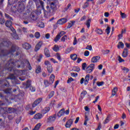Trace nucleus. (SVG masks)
I'll use <instances>...</instances> for the list:
<instances>
[{"instance_id":"e2e57ef3","label":"nucleus","mask_w":130,"mask_h":130,"mask_svg":"<svg viewBox=\"0 0 130 130\" xmlns=\"http://www.w3.org/2000/svg\"><path fill=\"white\" fill-rule=\"evenodd\" d=\"M2 44L3 46H8V45H9L8 42H3Z\"/></svg>"},{"instance_id":"680f3d73","label":"nucleus","mask_w":130,"mask_h":130,"mask_svg":"<svg viewBox=\"0 0 130 130\" xmlns=\"http://www.w3.org/2000/svg\"><path fill=\"white\" fill-rule=\"evenodd\" d=\"M71 75L72 76V77H78V73H71Z\"/></svg>"},{"instance_id":"338daca9","label":"nucleus","mask_w":130,"mask_h":130,"mask_svg":"<svg viewBox=\"0 0 130 130\" xmlns=\"http://www.w3.org/2000/svg\"><path fill=\"white\" fill-rule=\"evenodd\" d=\"M21 117L17 118L16 120V123H17V124L20 123V122L21 121Z\"/></svg>"},{"instance_id":"5fc2aeb1","label":"nucleus","mask_w":130,"mask_h":130,"mask_svg":"<svg viewBox=\"0 0 130 130\" xmlns=\"http://www.w3.org/2000/svg\"><path fill=\"white\" fill-rule=\"evenodd\" d=\"M5 93H6V94H9V93H11V89L10 88H7L4 91Z\"/></svg>"},{"instance_id":"4d7b16f0","label":"nucleus","mask_w":130,"mask_h":130,"mask_svg":"<svg viewBox=\"0 0 130 130\" xmlns=\"http://www.w3.org/2000/svg\"><path fill=\"white\" fill-rule=\"evenodd\" d=\"M73 81H74V79H73V78L71 77L70 78H69V79L67 81V83L68 84H70V83H72V82H73Z\"/></svg>"},{"instance_id":"0e129e2a","label":"nucleus","mask_w":130,"mask_h":130,"mask_svg":"<svg viewBox=\"0 0 130 130\" xmlns=\"http://www.w3.org/2000/svg\"><path fill=\"white\" fill-rule=\"evenodd\" d=\"M108 122H109V117H108L105 119L104 123L105 124L106 123H108Z\"/></svg>"},{"instance_id":"a878e982","label":"nucleus","mask_w":130,"mask_h":130,"mask_svg":"<svg viewBox=\"0 0 130 130\" xmlns=\"http://www.w3.org/2000/svg\"><path fill=\"white\" fill-rule=\"evenodd\" d=\"M44 84L45 86V87H48V86L50 85H52V83H51V82H48L47 80H44Z\"/></svg>"},{"instance_id":"2eb2a0df","label":"nucleus","mask_w":130,"mask_h":130,"mask_svg":"<svg viewBox=\"0 0 130 130\" xmlns=\"http://www.w3.org/2000/svg\"><path fill=\"white\" fill-rule=\"evenodd\" d=\"M22 46L24 49L26 50L30 49V48H31V45L28 43H25L24 44H23Z\"/></svg>"},{"instance_id":"a18cd8bd","label":"nucleus","mask_w":130,"mask_h":130,"mask_svg":"<svg viewBox=\"0 0 130 130\" xmlns=\"http://www.w3.org/2000/svg\"><path fill=\"white\" fill-rule=\"evenodd\" d=\"M110 27L107 26L106 29V33H107V35H109V33H110Z\"/></svg>"},{"instance_id":"f704fd0d","label":"nucleus","mask_w":130,"mask_h":130,"mask_svg":"<svg viewBox=\"0 0 130 130\" xmlns=\"http://www.w3.org/2000/svg\"><path fill=\"white\" fill-rule=\"evenodd\" d=\"M30 87H31V81L28 80L25 84V87L29 88Z\"/></svg>"},{"instance_id":"052dcab7","label":"nucleus","mask_w":130,"mask_h":130,"mask_svg":"<svg viewBox=\"0 0 130 130\" xmlns=\"http://www.w3.org/2000/svg\"><path fill=\"white\" fill-rule=\"evenodd\" d=\"M89 54H90V52H89V51H85L84 52L85 56H89Z\"/></svg>"},{"instance_id":"473e14b6","label":"nucleus","mask_w":130,"mask_h":130,"mask_svg":"<svg viewBox=\"0 0 130 130\" xmlns=\"http://www.w3.org/2000/svg\"><path fill=\"white\" fill-rule=\"evenodd\" d=\"M73 71L74 72H77V73H79V72L81 71V69L79 68V67L76 66L73 68Z\"/></svg>"},{"instance_id":"c03bdc74","label":"nucleus","mask_w":130,"mask_h":130,"mask_svg":"<svg viewBox=\"0 0 130 130\" xmlns=\"http://www.w3.org/2000/svg\"><path fill=\"white\" fill-rule=\"evenodd\" d=\"M110 52V51L109 50H103L102 51L103 54H108V53H109Z\"/></svg>"},{"instance_id":"4c0bfd02","label":"nucleus","mask_w":130,"mask_h":130,"mask_svg":"<svg viewBox=\"0 0 130 130\" xmlns=\"http://www.w3.org/2000/svg\"><path fill=\"white\" fill-rule=\"evenodd\" d=\"M121 70H122V71H123V73H124L125 74L128 73V71H129L128 69H127L125 67L122 68Z\"/></svg>"},{"instance_id":"f3484780","label":"nucleus","mask_w":130,"mask_h":130,"mask_svg":"<svg viewBox=\"0 0 130 130\" xmlns=\"http://www.w3.org/2000/svg\"><path fill=\"white\" fill-rule=\"evenodd\" d=\"M44 54L46 57H50V53H49V50L47 48L44 49Z\"/></svg>"},{"instance_id":"1a4fd4ad","label":"nucleus","mask_w":130,"mask_h":130,"mask_svg":"<svg viewBox=\"0 0 130 130\" xmlns=\"http://www.w3.org/2000/svg\"><path fill=\"white\" fill-rule=\"evenodd\" d=\"M44 45V44L43 43V42H42V41H40L39 42H38L35 48V51H38V50H39V49L41 48V46H42Z\"/></svg>"},{"instance_id":"ddd939ff","label":"nucleus","mask_w":130,"mask_h":130,"mask_svg":"<svg viewBox=\"0 0 130 130\" xmlns=\"http://www.w3.org/2000/svg\"><path fill=\"white\" fill-rule=\"evenodd\" d=\"M99 59H100V56H95L91 58V62L95 63L96 62H98V60H99Z\"/></svg>"},{"instance_id":"6e6552de","label":"nucleus","mask_w":130,"mask_h":130,"mask_svg":"<svg viewBox=\"0 0 130 130\" xmlns=\"http://www.w3.org/2000/svg\"><path fill=\"white\" fill-rule=\"evenodd\" d=\"M38 17H37V15H36V12H32L31 13L30 15V18L31 20H30V22H32V21H36L37 20Z\"/></svg>"},{"instance_id":"6e6d98bb","label":"nucleus","mask_w":130,"mask_h":130,"mask_svg":"<svg viewBox=\"0 0 130 130\" xmlns=\"http://www.w3.org/2000/svg\"><path fill=\"white\" fill-rule=\"evenodd\" d=\"M44 17L45 18H47L49 13H48V12H47L44 10Z\"/></svg>"},{"instance_id":"9b49d317","label":"nucleus","mask_w":130,"mask_h":130,"mask_svg":"<svg viewBox=\"0 0 130 130\" xmlns=\"http://www.w3.org/2000/svg\"><path fill=\"white\" fill-rule=\"evenodd\" d=\"M41 101H42V98H39L36 100L32 104V107H36V106H37V105H38V104H39Z\"/></svg>"},{"instance_id":"a211bd4d","label":"nucleus","mask_w":130,"mask_h":130,"mask_svg":"<svg viewBox=\"0 0 130 130\" xmlns=\"http://www.w3.org/2000/svg\"><path fill=\"white\" fill-rule=\"evenodd\" d=\"M43 117V115H42V114L38 113L34 116V118L35 119H41Z\"/></svg>"},{"instance_id":"774afa93","label":"nucleus","mask_w":130,"mask_h":130,"mask_svg":"<svg viewBox=\"0 0 130 130\" xmlns=\"http://www.w3.org/2000/svg\"><path fill=\"white\" fill-rule=\"evenodd\" d=\"M105 1L106 0H99L98 3L100 5L101 4H103L104 3H105Z\"/></svg>"},{"instance_id":"4468645a","label":"nucleus","mask_w":130,"mask_h":130,"mask_svg":"<svg viewBox=\"0 0 130 130\" xmlns=\"http://www.w3.org/2000/svg\"><path fill=\"white\" fill-rule=\"evenodd\" d=\"M73 122H74V120L73 119H70L65 124V126L67 128H69L70 126H72V124H73Z\"/></svg>"},{"instance_id":"58836bf2","label":"nucleus","mask_w":130,"mask_h":130,"mask_svg":"<svg viewBox=\"0 0 130 130\" xmlns=\"http://www.w3.org/2000/svg\"><path fill=\"white\" fill-rule=\"evenodd\" d=\"M26 63L27 64L28 69L29 70V71H31L32 70V68L31 67V65L30 64V62L29 61H26Z\"/></svg>"},{"instance_id":"69168bd1","label":"nucleus","mask_w":130,"mask_h":130,"mask_svg":"<svg viewBox=\"0 0 130 130\" xmlns=\"http://www.w3.org/2000/svg\"><path fill=\"white\" fill-rule=\"evenodd\" d=\"M86 19H87V17L84 15L81 18L80 21H85V20H86Z\"/></svg>"},{"instance_id":"0eeeda50","label":"nucleus","mask_w":130,"mask_h":130,"mask_svg":"<svg viewBox=\"0 0 130 130\" xmlns=\"http://www.w3.org/2000/svg\"><path fill=\"white\" fill-rule=\"evenodd\" d=\"M24 10H25V5L23 3H19L17 7V11L19 13H22L24 12Z\"/></svg>"},{"instance_id":"2f4dec72","label":"nucleus","mask_w":130,"mask_h":130,"mask_svg":"<svg viewBox=\"0 0 130 130\" xmlns=\"http://www.w3.org/2000/svg\"><path fill=\"white\" fill-rule=\"evenodd\" d=\"M55 56H56V58L58 60H59V61H61V56H60V54L59 53H56V55H55Z\"/></svg>"},{"instance_id":"e433bc0d","label":"nucleus","mask_w":130,"mask_h":130,"mask_svg":"<svg viewBox=\"0 0 130 130\" xmlns=\"http://www.w3.org/2000/svg\"><path fill=\"white\" fill-rule=\"evenodd\" d=\"M38 26L40 28H44V23L43 22H39Z\"/></svg>"},{"instance_id":"ea45409f","label":"nucleus","mask_w":130,"mask_h":130,"mask_svg":"<svg viewBox=\"0 0 130 130\" xmlns=\"http://www.w3.org/2000/svg\"><path fill=\"white\" fill-rule=\"evenodd\" d=\"M120 13L122 19H125V18H126V14H125V13H122L121 11H120Z\"/></svg>"},{"instance_id":"20e7f679","label":"nucleus","mask_w":130,"mask_h":130,"mask_svg":"<svg viewBox=\"0 0 130 130\" xmlns=\"http://www.w3.org/2000/svg\"><path fill=\"white\" fill-rule=\"evenodd\" d=\"M94 69H95V64H90L86 68L85 72L86 74H90V73H92V72H93Z\"/></svg>"},{"instance_id":"7ed1b4c3","label":"nucleus","mask_w":130,"mask_h":130,"mask_svg":"<svg viewBox=\"0 0 130 130\" xmlns=\"http://www.w3.org/2000/svg\"><path fill=\"white\" fill-rule=\"evenodd\" d=\"M45 66H47V69L48 73L51 74L52 73V66L50 64V62L48 60L45 61L44 62Z\"/></svg>"},{"instance_id":"6ab92c4d","label":"nucleus","mask_w":130,"mask_h":130,"mask_svg":"<svg viewBox=\"0 0 130 130\" xmlns=\"http://www.w3.org/2000/svg\"><path fill=\"white\" fill-rule=\"evenodd\" d=\"M63 114H64V109H62L58 112L57 115L58 117H61Z\"/></svg>"},{"instance_id":"c9c22d12","label":"nucleus","mask_w":130,"mask_h":130,"mask_svg":"<svg viewBox=\"0 0 130 130\" xmlns=\"http://www.w3.org/2000/svg\"><path fill=\"white\" fill-rule=\"evenodd\" d=\"M12 36L13 37V38H14V39H16L18 40L19 39V36H18V35H17V34L14 32L12 35Z\"/></svg>"},{"instance_id":"37998d69","label":"nucleus","mask_w":130,"mask_h":130,"mask_svg":"<svg viewBox=\"0 0 130 130\" xmlns=\"http://www.w3.org/2000/svg\"><path fill=\"white\" fill-rule=\"evenodd\" d=\"M89 7V1H87L83 6V9H87Z\"/></svg>"},{"instance_id":"603ef678","label":"nucleus","mask_w":130,"mask_h":130,"mask_svg":"<svg viewBox=\"0 0 130 130\" xmlns=\"http://www.w3.org/2000/svg\"><path fill=\"white\" fill-rule=\"evenodd\" d=\"M16 47L12 46L11 48V51L10 52V53H11L12 52H14V51H16Z\"/></svg>"},{"instance_id":"c85d7f7f","label":"nucleus","mask_w":130,"mask_h":130,"mask_svg":"<svg viewBox=\"0 0 130 130\" xmlns=\"http://www.w3.org/2000/svg\"><path fill=\"white\" fill-rule=\"evenodd\" d=\"M41 123H38L35 126V128H34V130H39V128L41 127Z\"/></svg>"},{"instance_id":"412c9836","label":"nucleus","mask_w":130,"mask_h":130,"mask_svg":"<svg viewBox=\"0 0 130 130\" xmlns=\"http://www.w3.org/2000/svg\"><path fill=\"white\" fill-rule=\"evenodd\" d=\"M86 94H87V91L86 90L83 91L81 93V95H80L79 100L80 101H82V99H83V98H84L85 97V96H86Z\"/></svg>"},{"instance_id":"f8f14e48","label":"nucleus","mask_w":130,"mask_h":130,"mask_svg":"<svg viewBox=\"0 0 130 130\" xmlns=\"http://www.w3.org/2000/svg\"><path fill=\"white\" fill-rule=\"evenodd\" d=\"M55 119H56V114H54L53 116H50L48 118V122H53V121H55Z\"/></svg>"},{"instance_id":"bf43d9fd","label":"nucleus","mask_w":130,"mask_h":130,"mask_svg":"<svg viewBox=\"0 0 130 130\" xmlns=\"http://www.w3.org/2000/svg\"><path fill=\"white\" fill-rule=\"evenodd\" d=\"M64 34H66V32L62 31H60V33L58 35H59V36H60V37H61V36H63V35H64Z\"/></svg>"},{"instance_id":"3c124183","label":"nucleus","mask_w":130,"mask_h":130,"mask_svg":"<svg viewBox=\"0 0 130 130\" xmlns=\"http://www.w3.org/2000/svg\"><path fill=\"white\" fill-rule=\"evenodd\" d=\"M29 90L30 91H31V92H35L36 89L34 87L31 86L29 87Z\"/></svg>"},{"instance_id":"864d4df0","label":"nucleus","mask_w":130,"mask_h":130,"mask_svg":"<svg viewBox=\"0 0 130 130\" xmlns=\"http://www.w3.org/2000/svg\"><path fill=\"white\" fill-rule=\"evenodd\" d=\"M86 49H87V50H92L93 49H92V46L91 45H88L86 47Z\"/></svg>"},{"instance_id":"c756f323","label":"nucleus","mask_w":130,"mask_h":130,"mask_svg":"<svg viewBox=\"0 0 130 130\" xmlns=\"http://www.w3.org/2000/svg\"><path fill=\"white\" fill-rule=\"evenodd\" d=\"M95 31L97 34H100V35H101L103 33V31L101 29L96 28Z\"/></svg>"},{"instance_id":"dca6fc26","label":"nucleus","mask_w":130,"mask_h":130,"mask_svg":"<svg viewBox=\"0 0 130 130\" xmlns=\"http://www.w3.org/2000/svg\"><path fill=\"white\" fill-rule=\"evenodd\" d=\"M49 110H50V108L46 107L42 110V114H46V113H48Z\"/></svg>"},{"instance_id":"b1692460","label":"nucleus","mask_w":130,"mask_h":130,"mask_svg":"<svg viewBox=\"0 0 130 130\" xmlns=\"http://www.w3.org/2000/svg\"><path fill=\"white\" fill-rule=\"evenodd\" d=\"M70 58L72 60H77V58H78V55L76 54H72L70 55Z\"/></svg>"},{"instance_id":"4be33fe9","label":"nucleus","mask_w":130,"mask_h":130,"mask_svg":"<svg viewBox=\"0 0 130 130\" xmlns=\"http://www.w3.org/2000/svg\"><path fill=\"white\" fill-rule=\"evenodd\" d=\"M127 48H125L124 49V51H123V53H122V56L123 57H126L127 56V55H128V52H127Z\"/></svg>"},{"instance_id":"bb28decb","label":"nucleus","mask_w":130,"mask_h":130,"mask_svg":"<svg viewBox=\"0 0 130 130\" xmlns=\"http://www.w3.org/2000/svg\"><path fill=\"white\" fill-rule=\"evenodd\" d=\"M117 47L119 49V48H123V47H124V44H123V43L120 42L118 43Z\"/></svg>"},{"instance_id":"393cba45","label":"nucleus","mask_w":130,"mask_h":130,"mask_svg":"<svg viewBox=\"0 0 130 130\" xmlns=\"http://www.w3.org/2000/svg\"><path fill=\"white\" fill-rule=\"evenodd\" d=\"M52 49L55 52H57V51L59 50V47H58V45H55L52 48Z\"/></svg>"},{"instance_id":"49530a36","label":"nucleus","mask_w":130,"mask_h":130,"mask_svg":"<svg viewBox=\"0 0 130 130\" xmlns=\"http://www.w3.org/2000/svg\"><path fill=\"white\" fill-rule=\"evenodd\" d=\"M118 60L119 61V62H124V60L123 59L121 58V57H120V56H118Z\"/></svg>"},{"instance_id":"72a5a7b5","label":"nucleus","mask_w":130,"mask_h":130,"mask_svg":"<svg viewBox=\"0 0 130 130\" xmlns=\"http://www.w3.org/2000/svg\"><path fill=\"white\" fill-rule=\"evenodd\" d=\"M54 95V91H52L50 92V93L48 95V99H50V98H52V97H53V95Z\"/></svg>"},{"instance_id":"f03ea898","label":"nucleus","mask_w":130,"mask_h":130,"mask_svg":"<svg viewBox=\"0 0 130 130\" xmlns=\"http://www.w3.org/2000/svg\"><path fill=\"white\" fill-rule=\"evenodd\" d=\"M89 81H90V74H87L85 76V79L84 78L81 79L80 84H84V82L85 85H87Z\"/></svg>"},{"instance_id":"423d86ee","label":"nucleus","mask_w":130,"mask_h":130,"mask_svg":"<svg viewBox=\"0 0 130 130\" xmlns=\"http://www.w3.org/2000/svg\"><path fill=\"white\" fill-rule=\"evenodd\" d=\"M6 27L10 28L12 32H15V28L12 26V21L8 20L5 23Z\"/></svg>"},{"instance_id":"5701e85b","label":"nucleus","mask_w":130,"mask_h":130,"mask_svg":"<svg viewBox=\"0 0 130 130\" xmlns=\"http://www.w3.org/2000/svg\"><path fill=\"white\" fill-rule=\"evenodd\" d=\"M55 78V76L53 74H51V76L50 77V81L49 82H51V84H53V82H54V79Z\"/></svg>"},{"instance_id":"8fccbe9b","label":"nucleus","mask_w":130,"mask_h":130,"mask_svg":"<svg viewBox=\"0 0 130 130\" xmlns=\"http://www.w3.org/2000/svg\"><path fill=\"white\" fill-rule=\"evenodd\" d=\"M68 38V36L67 35H64L62 38L61 39V41L64 42L66 41V39Z\"/></svg>"},{"instance_id":"9d476101","label":"nucleus","mask_w":130,"mask_h":130,"mask_svg":"<svg viewBox=\"0 0 130 130\" xmlns=\"http://www.w3.org/2000/svg\"><path fill=\"white\" fill-rule=\"evenodd\" d=\"M67 21L68 19H67V18H61L57 21V23L59 24V25H63L64 23H67Z\"/></svg>"},{"instance_id":"de8ad7c7","label":"nucleus","mask_w":130,"mask_h":130,"mask_svg":"<svg viewBox=\"0 0 130 130\" xmlns=\"http://www.w3.org/2000/svg\"><path fill=\"white\" fill-rule=\"evenodd\" d=\"M5 22H6V20H5L4 18H0V23L2 25H3V24H5Z\"/></svg>"},{"instance_id":"39448f33","label":"nucleus","mask_w":130,"mask_h":130,"mask_svg":"<svg viewBox=\"0 0 130 130\" xmlns=\"http://www.w3.org/2000/svg\"><path fill=\"white\" fill-rule=\"evenodd\" d=\"M37 8H41L42 10H44V2L41 0H37L35 2Z\"/></svg>"},{"instance_id":"7c9ffc66","label":"nucleus","mask_w":130,"mask_h":130,"mask_svg":"<svg viewBox=\"0 0 130 130\" xmlns=\"http://www.w3.org/2000/svg\"><path fill=\"white\" fill-rule=\"evenodd\" d=\"M41 72V67L39 66L37 67V69L36 70V73L37 74H39V73Z\"/></svg>"},{"instance_id":"f257e3e1","label":"nucleus","mask_w":130,"mask_h":130,"mask_svg":"<svg viewBox=\"0 0 130 130\" xmlns=\"http://www.w3.org/2000/svg\"><path fill=\"white\" fill-rule=\"evenodd\" d=\"M48 4L50 5V8L53 11H55L56 10V6L58 5V2L57 0H53Z\"/></svg>"},{"instance_id":"13d9d810","label":"nucleus","mask_w":130,"mask_h":130,"mask_svg":"<svg viewBox=\"0 0 130 130\" xmlns=\"http://www.w3.org/2000/svg\"><path fill=\"white\" fill-rule=\"evenodd\" d=\"M86 68H87V63L85 62L82 63V69L85 71V70H86Z\"/></svg>"},{"instance_id":"79ce46f5","label":"nucleus","mask_w":130,"mask_h":130,"mask_svg":"<svg viewBox=\"0 0 130 130\" xmlns=\"http://www.w3.org/2000/svg\"><path fill=\"white\" fill-rule=\"evenodd\" d=\"M61 37H60V36H59V35H57V36H56V37L55 38V39H54V41H55V42H57V41H58V40H59L60 39V38H61Z\"/></svg>"},{"instance_id":"09e8293b","label":"nucleus","mask_w":130,"mask_h":130,"mask_svg":"<svg viewBox=\"0 0 130 130\" xmlns=\"http://www.w3.org/2000/svg\"><path fill=\"white\" fill-rule=\"evenodd\" d=\"M97 85L99 87H100L101 86H103L104 85V82L102 81V82H97Z\"/></svg>"},{"instance_id":"a19ab883","label":"nucleus","mask_w":130,"mask_h":130,"mask_svg":"<svg viewBox=\"0 0 130 130\" xmlns=\"http://www.w3.org/2000/svg\"><path fill=\"white\" fill-rule=\"evenodd\" d=\"M35 37H36V38H37V39H39L40 38V33L38 31L35 32Z\"/></svg>"},{"instance_id":"aec40b11","label":"nucleus","mask_w":130,"mask_h":130,"mask_svg":"<svg viewBox=\"0 0 130 130\" xmlns=\"http://www.w3.org/2000/svg\"><path fill=\"white\" fill-rule=\"evenodd\" d=\"M91 21H92V20L90 18H88L84 23V24L86 25L87 28H90Z\"/></svg>"},{"instance_id":"cd10ccee","label":"nucleus","mask_w":130,"mask_h":130,"mask_svg":"<svg viewBox=\"0 0 130 130\" xmlns=\"http://www.w3.org/2000/svg\"><path fill=\"white\" fill-rule=\"evenodd\" d=\"M116 92H117V88L115 87L112 90V97H113L115 95V94H116Z\"/></svg>"}]
</instances>
